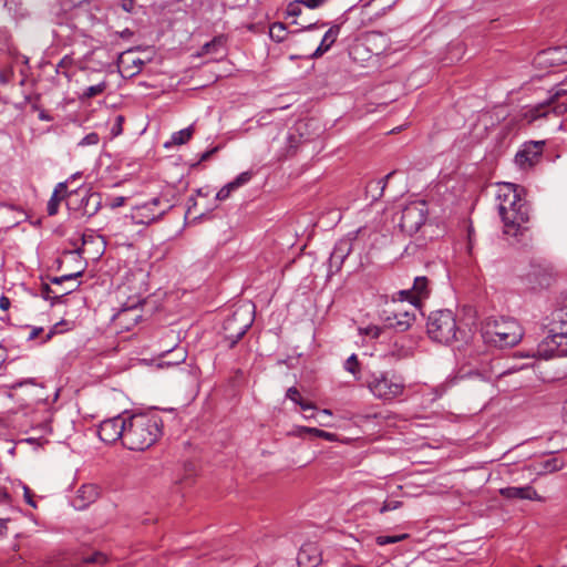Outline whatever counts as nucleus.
<instances>
[{"instance_id": "aec40b11", "label": "nucleus", "mask_w": 567, "mask_h": 567, "mask_svg": "<svg viewBox=\"0 0 567 567\" xmlns=\"http://www.w3.org/2000/svg\"><path fill=\"white\" fill-rule=\"evenodd\" d=\"M252 177L251 172H243L239 174L233 182L226 184L223 186L216 194L217 200H225L227 199L230 194L241 187L243 185L247 184Z\"/></svg>"}, {"instance_id": "f257e3e1", "label": "nucleus", "mask_w": 567, "mask_h": 567, "mask_svg": "<svg viewBox=\"0 0 567 567\" xmlns=\"http://www.w3.org/2000/svg\"><path fill=\"white\" fill-rule=\"evenodd\" d=\"M163 421L155 410L126 416L124 446L132 451H144L157 442L163 433Z\"/></svg>"}, {"instance_id": "8fccbe9b", "label": "nucleus", "mask_w": 567, "mask_h": 567, "mask_svg": "<svg viewBox=\"0 0 567 567\" xmlns=\"http://www.w3.org/2000/svg\"><path fill=\"white\" fill-rule=\"evenodd\" d=\"M125 200H126V199H125V197H123V196L114 197V198H112V200H111V203H110V206H111L112 208L121 207V206H123V205H124Z\"/></svg>"}, {"instance_id": "37998d69", "label": "nucleus", "mask_w": 567, "mask_h": 567, "mask_svg": "<svg viewBox=\"0 0 567 567\" xmlns=\"http://www.w3.org/2000/svg\"><path fill=\"white\" fill-rule=\"evenodd\" d=\"M84 561L87 564H103L106 561V558L102 553H95L91 556L85 557Z\"/></svg>"}, {"instance_id": "0eeeda50", "label": "nucleus", "mask_w": 567, "mask_h": 567, "mask_svg": "<svg viewBox=\"0 0 567 567\" xmlns=\"http://www.w3.org/2000/svg\"><path fill=\"white\" fill-rule=\"evenodd\" d=\"M171 208L167 199L154 197L147 203L136 205L131 212V218L136 225H150L161 219Z\"/></svg>"}, {"instance_id": "e433bc0d", "label": "nucleus", "mask_w": 567, "mask_h": 567, "mask_svg": "<svg viewBox=\"0 0 567 567\" xmlns=\"http://www.w3.org/2000/svg\"><path fill=\"white\" fill-rule=\"evenodd\" d=\"M406 537H408L406 534L395 535V536H378L375 538V542H377L378 545L384 546V545H388V544L399 543V542L405 539Z\"/></svg>"}, {"instance_id": "a878e982", "label": "nucleus", "mask_w": 567, "mask_h": 567, "mask_svg": "<svg viewBox=\"0 0 567 567\" xmlns=\"http://www.w3.org/2000/svg\"><path fill=\"white\" fill-rule=\"evenodd\" d=\"M427 286H429V280L426 277H424V276L415 277L412 289L402 291V293H406V295L411 293V295H413L414 298H417V299L426 298L430 293Z\"/></svg>"}, {"instance_id": "13d9d810", "label": "nucleus", "mask_w": 567, "mask_h": 567, "mask_svg": "<svg viewBox=\"0 0 567 567\" xmlns=\"http://www.w3.org/2000/svg\"><path fill=\"white\" fill-rule=\"evenodd\" d=\"M39 118H40L41 121H47V122H49V121H51V120H52V117H51V116H50L45 111H41V112L39 113Z\"/></svg>"}, {"instance_id": "1a4fd4ad", "label": "nucleus", "mask_w": 567, "mask_h": 567, "mask_svg": "<svg viewBox=\"0 0 567 567\" xmlns=\"http://www.w3.org/2000/svg\"><path fill=\"white\" fill-rule=\"evenodd\" d=\"M426 217V204L424 202H413L402 209L399 225L404 233L413 235L419 231Z\"/></svg>"}, {"instance_id": "79ce46f5", "label": "nucleus", "mask_w": 567, "mask_h": 567, "mask_svg": "<svg viewBox=\"0 0 567 567\" xmlns=\"http://www.w3.org/2000/svg\"><path fill=\"white\" fill-rule=\"evenodd\" d=\"M123 123H124V116L123 115H117L115 117V122L111 128V133L113 136H118L122 134L123 132Z\"/></svg>"}, {"instance_id": "39448f33", "label": "nucleus", "mask_w": 567, "mask_h": 567, "mask_svg": "<svg viewBox=\"0 0 567 567\" xmlns=\"http://www.w3.org/2000/svg\"><path fill=\"white\" fill-rule=\"evenodd\" d=\"M254 322V311L248 306L238 307L223 322V336L233 348L247 332Z\"/></svg>"}, {"instance_id": "774afa93", "label": "nucleus", "mask_w": 567, "mask_h": 567, "mask_svg": "<svg viewBox=\"0 0 567 567\" xmlns=\"http://www.w3.org/2000/svg\"><path fill=\"white\" fill-rule=\"evenodd\" d=\"M316 24H309L307 27H305L306 30H311L312 28H315Z\"/></svg>"}, {"instance_id": "bf43d9fd", "label": "nucleus", "mask_w": 567, "mask_h": 567, "mask_svg": "<svg viewBox=\"0 0 567 567\" xmlns=\"http://www.w3.org/2000/svg\"><path fill=\"white\" fill-rule=\"evenodd\" d=\"M396 355L399 358H405L408 355H410V350L408 349H404L403 347L398 351Z\"/></svg>"}, {"instance_id": "de8ad7c7", "label": "nucleus", "mask_w": 567, "mask_h": 567, "mask_svg": "<svg viewBox=\"0 0 567 567\" xmlns=\"http://www.w3.org/2000/svg\"><path fill=\"white\" fill-rule=\"evenodd\" d=\"M23 495H24V501L27 502V504H29L31 507L35 508L37 504L33 499V494H32L31 489L25 485L23 486Z\"/></svg>"}, {"instance_id": "f8f14e48", "label": "nucleus", "mask_w": 567, "mask_h": 567, "mask_svg": "<svg viewBox=\"0 0 567 567\" xmlns=\"http://www.w3.org/2000/svg\"><path fill=\"white\" fill-rule=\"evenodd\" d=\"M126 433V416L123 414L101 422L97 434L99 437L105 443H114L122 439L124 443Z\"/></svg>"}, {"instance_id": "c756f323", "label": "nucleus", "mask_w": 567, "mask_h": 567, "mask_svg": "<svg viewBox=\"0 0 567 567\" xmlns=\"http://www.w3.org/2000/svg\"><path fill=\"white\" fill-rule=\"evenodd\" d=\"M343 369L353 375L354 381H361V364L358 360L357 354H351L343 364Z\"/></svg>"}, {"instance_id": "c9c22d12", "label": "nucleus", "mask_w": 567, "mask_h": 567, "mask_svg": "<svg viewBox=\"0 0 567 567\" xmlns=\"http://www.w3.org/2000/svg\"><path fill=\"white\" fill-rule=\"evenodd\" d=\"M302 431L313 436L322 437L329 442H333L336 440V434L319 430L317 427H303Z\"/></svg>"}, {"instance_id": "ea45409f", "label": "nucleus", "mask_w": 567, "mask_h": 567, "mask_svg": "<svg viewBox=\"0 0 567 567\" xmlns=\"http://www.w3.org/2000/svg\"><path fill=\"white\" fill-rule=\"evenodd\" d=\"M301 6H303L302 0H296L288 4L287 14L289 17H298L301 13Z\"/></svg>"}, {"instance_id": "2eb2a0df", "label": "nucleus", "mask_w": 567, "mask_h": 567, "mask_svg": "<svg viewBox=\"0 0 567 567\" xmlns=\"http://www.w3.org/2000/svg\"><path fill=\"white\" fill-rule=\"evenodd\" d=\"M142 318V309L140 301L123 307L115 316L114 319L126 330H130Z\"/></svg>"}, {"instance_id": "72a5a7b5", "label": "nucleus", "mask_w": 567, "mask_h": 567, "mask_svg": "<svg viewBox=\"0 0 567 567\" xmlns=\"http://www.w3.org/2000/svg\"><path fill=\"white\" fill-rule=\"evenodd\" d=\"M105 89H106L105 82H101L99 84L87 86L81 94L80 99L81 100H90L96 95L102 94L105 91Z\"/></svg>"}, {"instance_id": "5701e85b", "label": "nucleus", "mask_w": 567, "mask_h": 567, "mask_svg": "<svg viewBox=\"0 0 567 567\" xmlns=\"http://www.w3.org/2000/svg\"><path fill=\"white\" fill-rule=\"evenodd\" d=\"M340 33V25H332L323 35L319 47L312 53V58H319L324 54L336 42L338 35Z\"/></svg>"}, {"instance_id": "f3484780", "label": "nucleus", "mask_w": 567, "mask_h": 567, "mask_svg": "<svg viewBox=\"0 0 567 567\" xmlns=\"http://www.w3.org/2000/svg\"><path fill=\"white\" fill-rule=\"evenodd\" d=\"M501 495L507 499H530V501H542V497L538 495L535 488L529 485L526 486H509L504 487L499 491Z\"/></svg>"}, {"instance_id": "4be33fe9", "label": "nucleus", "mask_w": 567, "mask_h": 567, "mask_svg": "<svg viewBox=\"0 0 567 567\" xmlns=\"http://www.w3.org/2000/svg\"><path fill=\"white\" fill-rule=\"evenodd\" d=\"M527 278L534 289L547 288L551 285L553 281L551 274L540 267H533V269L528 272Z\"/></svg>"}, {"instance_id": "9d476101", "label": "nucleus", "mask_w": 567, "mask_h": 567, "mask_svg": "<svg viewBox=\"0 0 567 567\" xmlns=\"http://www.w3.org/2000/svg\"><path fill=\"white\" fill-rule=\"evenodd\" d=\"M533 355L545 360L567 355V329L547 336Z\"/></svg>"}, {"instance_id": "603ef678", "label": "nucleus", "mask_w": 567, "mask_h": 567, "mask_svg": "<svg viewBox=\"0 0 567 567\" xmlns=\"http://www.w3.org/2000/svg\"><path fill=\"white\" fill-rule=\"evenodd\" d=\"M216 151H217V147H215V148H213V150H210V151H206V152H204V153L200 155V157H199V162H205V161H207V159L212 156V154H213V153H215Z\"/></svg>"}, {"instance_id": "473e14b6", "label": "nucleus", "mask_w": 567, "mask_h": 567, "mask_svg": "<svg viewBox=\"0 0 567 567\" xmlns=\"http://www.w3.org/2000/svg\"><path fill=\"white\" fill-rule=\"evenodd\" d=\"M193 132H194L193 126H188L184 130L175 132L172 135V143L176 144V145L185 144L186 142H188L192 138Z\"/></svg>"}, {"instance_id": "dca6fc26", "label": "nucleus", "mask_w": 567, "mask_h": 567, "mask_svg": "<svg viewBox=\"0 0 567 567\" xmlns=\"http://www.w3.org/2000/svg\"><path fill=\"white\" fill-rule=\"evenodd\" d=\"M100 495V489L94 484H84L78 492L73 499V505L76 509H85L90 504L94 503Z\"/></svg>"}, {"instance_id": "69168bd1", "label": "nucleus", "mask_w": 567, "mask_h": 567, "mask_svg": "<svg viewBox=\"0 0 567 567\" xmlns=\"http://www.w3.org/2000/svg\"><path fill=\"white\" fill-rule=\"evenodd\" d=\"M53 333H54V331H53V330H51V331L47 334L44 342H45V341H48V340H50V339L52 338Z\"/></svg>"}, {"instance_id": "f704fd0d", "label": "nucleus", "mask_w": 567, "mask_h": 567, "mask_svg": "<svg viewBox=\"0 0 567 567\" xmlns=\"http://www.w3.org/2000/svg\"><path fill=\"white\" fill-rule=\"evenodd\" d=\"M84 272V266H82L80 269L72 274L63 275L61 277H53L51 278V282L56 286H61L62 282L69 281V280H75L76 278L81 277Z\"/></svg>"}, {"instance_id": "5fc2aeb1", "label": "nucleus", "mask_w": 567, "mask_h": 567, "mask_svg": "<svg viewBox=\"0 0 567 567\" xmlns=\"http://www.w3.org/2000/svg\"><path fill=\"white\" fill-rule=\"evenodd\" d=\"M559 319L563 322L564 326H567V307L561 309L559 312Z\"/></svg>"}, {"instance_id": "f03ea898", "label": "nucleus", "mask_w": 567, "mask_h": 567, "mask_svg": "<svg viewBox=\"0 0 567 567\" xmlns=\"http://www.w3.org/2000/svg\"><path fill=\"white\" fill-rule=\"evenodd\" d=\"M498 214L504 224V234L517 237L529 220L528 207L514 184H505L497 194Z\"/></svg>"}, {"instance_id": "c03bdc74", "label": "nucleus", "mask_w": 567, "mask_h": 567, "mask_svg": "<svg viewBox=\"0 0 567 567\" xmlns=\"http://www.w3.org/2000/svg\"><path fill=\"white\" fill-rule=\"evenodd\" d=\"M382 329L378 326H369L363 330V333L369 336L372 339H377L380 337Z\"/></svg>"}, {"instance_id": "4468645a", "label": "nucleus", "mask_w": 567, "mask_h": 567, "mask_svg": "<svg viewBox=\"0 0 567 567\" xmlns=\"http://www.w3.org/2000/svg\"><path fill=\"white\" fill-rule=\"evenodd\" d=\"M535 63L546 68L567 64V47H554L538 52L535 56Z\"/></svg>"}, {"instance_id": "864d4df0", "label": "nucleus", "mask_w": 567, "mask_h": 567, "mask_svg": "<svg viewBox=\"0 0 567 567\" xmlns=\"http://www.w3.org/2000/svg\"><path fill=\"white\" fill-rule=\"evenodd\" d=\"M303 411L313 410L315 406L311 403L305 402L302 399L297 403Z\"/></svg>"}, {"instance_id": "4c0bfd02", "label": "nucleus", "mask_w": 567, "mask_h": 567, "mask_svg": "<svg viewBox=\"0 0 567 567\" xmlns=\"http://www.w3.org/2000/svg\"><path fill=\"white\" fill-rule=\"evenodd\" d=\"M82 246L81 247H78L75 248L73 251H66L64 254L65 257L70 256V257H73V258H81V255L83 254L84 251V246L87 244V243H91L93 241V236H85L83 235L82 238Z\"/></svg>"}, {"instance_id": "9b49d317", "label": "nucleus", "mask_w": 567, "mask_h": 567, "mask_svg": "<svg viewBox=\"0 0 567 567\" xmlns=\"http://www.w3.org/2000/svg\"><path fill=\"white\" fill-rule=\"evenodd\" d=\"M70 195H75L79 197L76 206L73 209L81 217H92L94 216L102 206V196L100 193L92 192L89 188H83L75 190L74 193H70Z\"/></svg>"}, {"instance_id": "423d86ee", "label": "nucleus", "mask_w": 567, "mask_h": 567, "mask_svg": "<svg viewBox=\"0 0 567 567\" xmlns=\"http://www.w3.org/2000/svg\"><path fill=\"white\" fill-rule=\"evenodd\" d=\"M367 388L378 399L390 401L400 396L405 388L403 380L389 372L372 373L365 381Z\"/></svg>"}, {"instance_id": "a211bd4d", "label": "nucleus", "mask_w": 567, "mask_h": 567, "mask_svg": "<svg viewBox=\"0 0 567 567\" xmlns=\"http://www.w3.org/2000/svg\"><path fill=\"white\" fill-rule=\"evenodd\" d=\"M299 567H317L321 563V555L313 544L303 545L297 556Z\"/></svg>"}, {"instance_id": "58836bf2", "label": "nucleus", "mask_w": 567, "mask_h": 567, "mask_svg": "<svg viewBox=\"0 0 567 567\" xmlns=\"http://www.w3.org/2000/svg\"><path fill=\"white\" fill-rule=\"evenodd\" d=\"M401 506H402V502H400V501L386 499L383 502L382 506H380L379 508H375V511H378L380 514H384L386 512L398 509Z\"/></svg>"}, {"instance_id": "338daca9", "label": "nucleus", "mask_w": 567, "mask_h": 567, "mask_svg": "<svg viewBox=\"0 0 567 567\" xmlns=\"http://www.w3.org/2000/svg\"><path fill=\"white\" fill-rule=\"evenodd\" d=\"M81 176V173H75L70 177V181L75 179Z\"/></svg>"}, {"instance_id": "ddd939ff", "label": "nucleus", "mask_w": 567, "mask_h": 567, "mask_svg": "<svg viewBox=\"0 0 567 567\" xmlns=\"http://www.w3.org/2000/svg\"><path fill=\"white\" fill-rule=\"evenodd\" d=\"M544 142H527L515 155V163L520 169L533 167L542 157Z\"/></svg>"}, {"instance_id": "6e6d98bb", "label": "nucleus", "mask_w": 567, "mask_h": 567, "mask_svg": "<svg viewBox=\"0 0 567 567\" xmlns=\"http://www.w3.org/2000/svg\"><path fill=\"white\" fill-rule=\"evenodd\" d=\"M42 331V328H33L29 334V340L35 339Z\"/></svg>"}, {"instance_id": "7ed1b4c3", "label": "nucleus", "mask_w": 567, "mask_h": 567, "mask_svg": "<svg viewBox=\"0 0 567 567\" xmlns=\"http://www.w3.org/2000/svg\"><path fill=\"white\" fill-rule=\"evenodd\" d=\"M481 334L485 343L503 349L516 346L524 332L513 318L489 317L483 322Z\"/></svg>"}, {"instance_id": "0e129e2a", "label": "nucleus", "mask_w": 567, "mask_h": 567, "mask_svg": "<svg viewBox=\"0 0 567 567\" xmlns=\"http://www.w3.org/2000/svg\"><path fill=\"white\" fill-rule=\"evenodd\" d=\"M318 422L320 425H323V426L329 425L328 422H326V417H320V420Z\"/></svg>"}, {"instance_id": "49530a36", "label": "nucleus", "mask_w": 567, "mask_h": 567, "mask_svg": "<svg viewBox=\"0 0 567 567\" xmlns=\"http://www.w3.org/2000/svg\"><path fill=\"white\" fill-rule=\"evenodd\" d=\"M286 396L295 403H298L301 400L300 393L295 386H291L287 390Z\"/></svg>"}, {"instance_id": "a19ab883", "label": "nucleus", "mask_w": 567, "mask_h": 567, "mask_svg": "<svg viewBox=\"0 0 567 567\" xmlns=\"http://www.w3.org/2000/svg\"><path fill=\"white\" fill-rule=\"evenodd\" d=\"M100 141L99 134L92 132L85 135L80 142L79 146L96 145Z\"/></svg>"}, {"instance_id": "a18cd8bd", "label": "nucleus", "mask_w": 567, "mask_h": 567, "mask_svg": "<svg viewBox=\"0 0 567 567\" xmlns=\"http://www.w3.org/2000/svg\"><path fill=\"white\" fill-rule=\"evenodd\" d=\"M28 384H30V385H35V384H37L35 379H33V378H28V379H23V380H21V381H17V382H14V383L10 384V385H9V389H10V390H17V389H19V388H21V386H23V385H28Z\"/></svg>"}, {"instance_id": "20e7f679", "label": "nucleus", "mask_w": 567, "mask_h": 567, "mask_svg": "<svg viewBox=\"0 0 567 567\" xmlns=\"http://www.w3.org/2000/svg\"><path fill=\"white\" fill-rule=\"evenodd\" d=\"M426 328L432 340L444 344L457 340V334L461 332L453 311L449 309L431 312Z\"/></svg>"}, {"instance_id": "6e6552de", "label": "nucleus", "mask_w": 567, "mask_h": 567, "mask_svg": "<svg viewBox=\"0 0 567 567\" xmlns=\"http://www.w3.org/2000/svg\"><path fill=\"white\" fill-rule=\"evenodd\" d=\"M567 111V91L557 90L546 103H542L528 110L525 116L530 121H536L540 117H547L549 114L563 115Z\"/></svg>"}, {"instance_id": "bb28decb", "label": "nucleus", "mask_w": 567, "mask_h": 567, "mask_svg": "<svg viewBox=\"0 0 567 567\" xmlns=\"http://www.w3.org/2000/svg\"><path fill=\"white\" fill-rule=\"evenodd\" d=\"M396 173V171H392L389 174H386L383 178L371 181L367 185V192L371 193L372 197L374 199H378L382 196L384 188L386 187V184L389 179Z\"/></svg>"}, {"instance_id": "6ab92c4d", "label": "nucleus", "mask_w": 567, "mask_h": 567, "mask_svg": "<svg viewBox=\"0 0 567 567\" xmlns=\"http://www.w3.org/2000/svg\"><path fill=\"white\" fill-rule=\"evenodd\" d=\"M351 251H352V239H350V238L340 239L336 244V246L330 255V266L339 269L341 267V265L343 264V261L346 260V258L350 255Z\"/></svg>"}, {"instance_id": "2f4dec72", "label": "nucleus", "mask_w": 567, "mask_h": 567, "mask_svg": "<svg viewBox=\"0 0 567 567\" xmlns=\"http://www.w3.org/2000/svg\"><path fill=\"white\" fill-rule=\"evenodd\" d=\"M287 35V28L282 22H275L269 28V37L276 42L285 41Z\"/></svg>"}, {"instance_id": "cd10ccee", "label": "nucleus", "mask_w": 567, "mask_h": 567, "mask_svg": "<svg viewBox=\"0 0 567 567\" xmlns=\"http://www.w3.org/2000/svg\"><path fill=\"white\" fill-rule=\"evenodd\" d=\"M79 284L75 285L73 288H70L69 291H58L55 289H52L48 284H42L40 288V296L45 300H51L52 305L55 300L62 298L63 296L72 292L78 288Z\"/></svg>"}, {"instance_id": "c85d7f7f", "label": "nucleus", "mask_w": 567, "mask_h": 567, "mask_svg": "<svg viewBox=\"0 0 567 567\" xmlns=\"http://www.w3.org/2000/svg\"><path fill=\"white\" fill-rule=\"evenodd\" d=\"M413 320L414 317L409 312H403L394 315L393 321H391L389 324L398 331L403 332L409 329Z\"/></svg>"}, {"instance_id": "b1692460", "label": "nucleus", "mask_w": 567, "mask_h": 567, "mask_svg": "<svg viewBox=\"0 0 567 567\" xmlns=\"http://www.w3.org/2000/svg\"><path fill=\"white\" fill-rule=\"evenodd\" d=\"M68 182L69 181L61 182L55 186L47 207L48 214L50 216H53L58 213L61 200L68 195Z\"/></svg>"}, {"instance_id": "393cba45", "label": "nucleus", "mask_w": 567, "mask_h": 567, "mask_svg": "<svg viewBox=\"0 0 567 567\" xmlns=\"http://www.w3.org/2000/svg\"><path fill=\"white\" fill-rule=\"evenodd\" d=\"M564 462L558 457H550L535 464V471L539 475L553 473L564 467Z\"/></svg>"}, {"instance_id": "412c9836", "label": "nucleus", "mask_w": 567, "mask_h": 567, "mask_svg": "<svg viewBox=\"0 0 567 567\" xmlns=\"http://www.w3.org/2000/svg\"><path fill=\"white\" fill-rule=\"evenodd\" d=\"M187 358V351L184 347L176 346L161 354L159 367L178 365Z\"/></svg>"}, {"instance_id": "09e8293b", "label": "nucleus", "mask_w": 567, "mask_h": 567, "mask_svg": "<svg viewBox=\"0 0 567 567\" xmlns=\"http://www.w3.org/2000/svg\"><path fill=\"white\" fill-rule=\"evenodd\" d=\"M328 0H302L303 6L309 9H317L324 4Z\"/></svg>"}, {"instance_id": "4d7b16f0", "label": "nucleus", "mask_w": 567, "mask_h": 567, "mask_svg": "<svg viewBox=\"0 0 567 567\" xmlns=\"http://www.w3.org/2000/svg\"><path fill=\"white\" fill-rule=\"evenodd\" d=\"M72 62V60L69 58V56H64L60 63L58 64V68H65L68 65H70Z\"/></svg>"}, {"instance_id": "e2e57ef3", "label": "nucleus", "mask_w": 567, "mask_h": 567, "mask_svg": "<svg viewBox=\"0 0 567 567\" xmlns=\"http://www.w3.org/2000/svg\"><path fill=\"white\" fill-rule=\"evenodd\" d=\"M563 411H564V419H565V421L567 422V400H566V401H565V403H564Z\"/></svg>"}, {"instance_id": "680f3d73", "label": "nucleus", "mask_w": 567, "mask_h": 567, "mask_svg": "<svg viewBox=\"0 0 567 567\" xmlns=\"http://www.w3.org/2000/svg\"><path fill=\"white\" fill-rule=\"evenodd\" d=\"M329 416H331V411L330 410H322L319 413V417H329Z\"/></svg>"}, {"instance_id": "3c124183", "label": "nucleus", "mask_w": 567, "mask_h": 567, "mask_svg": "<svg viewBox=\"0 0 567 567\" xmlns=\"http://www.w3.org/2000/svg\"><path fill=\"white\" fill-rule=\"evenodd\" d=\"M10 299L7 297V296H1L0 297V309L1 310H8L10 308Z\"/></svg>"}, {"instance_id": "7c9ffc66", "label": "nucleus", "mask_w": 567, "mask_h": 567, "mask_svg": "<svg viewBox=\"0 0 567 567\" xmlns=\"http://www.w3.org/2000/svg\"><path fill=\"white\" fill-rule=\"evenodd\" d=\"M225 40L223 37H216L212 41L205 43L202 47V54H209V53H220V51L224 49Z\"/></svg>"}, {"instance_id": "052dcab7", "label": "nucleus", "mask_w": 567, "mask_h": 567, "mask_svg": "<svg viewBox=\"0 0 567 567\" xmlns=\"http://www.w3.org/2000/svg\"><path fill=\"white\" fill-rule=\"evenodd\" d=\"M8 519L0 518V535L7 529Z\"/></svg>"}]
</instances>
